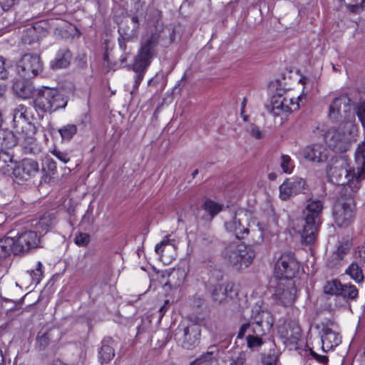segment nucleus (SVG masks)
Masks as SVG:
<instances>
[{
	"label": "nucleus",
	"instance_id": "79ce46f5",
	"mask_svg": "<svg viewBox=\"0 0 365 365\" xmlns=\"http://www.w3.org/2000/svg\"><path fill=\"white\" fill-rule=\"evenodd\" d=\"M203 209L209 213L211 217H213L218 212H220L222 206L220 204H218L212 200H207L202 205Z\"/></svg>",
	"mask_w": 365,
	"mask_h": 365
},
{
	"label": "nucleus",
	"instance_id": "0eeeda50",
	"mask_svg": "<svg viewBox=\"0 0 365 365\" xmlns=\"http://www.w3.org/2000/svg\"><path fill=\"white\" fill-rule=\"evenodd\" d=\"M302 96H291L289 93L275 94L272 97L271 104L267 107L273 117H282L297 110L299 108V101Z\"/></svg>",
	"mask_w": 365,
	"mask_h": 365
},
{
	"label": "nucleus",
	"instance_id": "7c9ffc66",
	"mask_svg": "<svg viewBox=\"0 0 365 365\" xmlns=\"http://www.w3.org/2000/svg\"><path fill=\"white\" fill-rule=\"evenodd\" d=\"M71 58V54L68 50H63L58 52L54 60L51 61V67L53 69L66 68Z\"/></svg>",
	"mask_w": 365,
	"mask_h": 365
},
{
	"label": "nucleus",
	"instance_id": "58836bf2",
	"mask_svg": "<svg viewBox=\"0 0 365 365\" xmlns=\"http://www.w3.org/2000/svg\"><path fill=\"white\" fill-rule=\"evenodd\" d=\"M36 120V117L34 115V110L31 108L26 107V113H25L24 125L23 128H26L29 131H31L33 134H35L36 127L31 122L32 120Z\"/></svg>",
	"mask_w": 365,
	"mask_h": 365
},
{
	"label": "nucleus",
	"instance_id": "6e6d98bb",
	"mask_svg": "<svg viewBox=\"0 0 365 365\" xmlns=\"http://www.w3.org/2000/svg\"><path fill=\"white\" fill-rule=\"evenodd\" d=\"M51 153L63 163H67L70 160L67 153L61 151L57 148L53 149Z\"/></svg>",
	"mask_w": 365,
	"mask_h": 365
},
{
	"label": "nucleus",
	"instance_id": "9d476101",
	"mask_svg": "<svg viewBox=\"0 0 365 365\" xmlns=\"http://www.w3.org/2000/svg\"><path fill=\"white\" fill-rule=\"evenodd\" d=\"M299 270V264L294 254L284 252L277 261L274 266V275L279 279H292Z\"/></svg>",
	"mask_w": 365,
	"mask_h": 365
},
{
	"label": "nucleus",
	"instance_id": "a19ab883",
	"mask_svg": "<svg viewBox=\"0 0 365 365\" xmlns=\"http://www.w3.org/2000/svg\"><path fill=\"white\" fill-rule=\"evenodd\" d=\"M342 285L343 284L337 280L327 282L324 287V292L329 294L339 296Z\"/></svg>",
	"mask_w": 365,
	"mask_h": 365
},
{
	"label": "nucleus",
	"instance_id": "f03ea898",
	"mask_svg": "<svg viewBox=\"0 0 365 365\" xmlns=\"http://www.w3.org/2000/svg\"><path fill=\"white\" fill-rule=\"evenodd\" d=\"M159 41L160 35L157 33L152 34L149 37L141 41L140 46L132 66L133 71L136 73L135 87H138L153 59L156 56V48Z\"/></svg>",
	"mask_w": 365,
	"mask_h": 365
},
{
	"label": "nucleus",
	"instance_id": "b1692460",
	"mask_svg": "<svg viewBox=\"0 0 365 365\" xmlns=\"http://www.w3.org/2000/svg\"><path fill=\"white\" fill-rule=\"evenodd\" d=\"M302 154L309 161L323 163L328 159L329 150L322 144L317 143L307 146Z\"/></svg>",
	"mask_w": 365,
	"mask_h": 365
},
{
	"label": "nucleus",
	"instance_id": "603ef678",
	"mask_svg": "<svg viewBox=\"0 0 365 365\" xmlns=\"http://www.w3.org/2000/svg\"><path fill=\"white\" fill-rule=\"evenodd\" d=\"M146 4L145 1L134 0L133 9L136 14L143 16L145 14Z\"/></svg>",
	"mask_w": 365,
	"mask_h": 365
},
{
	"label": "nucleus",
	"instance_id": "e433bc0d",
	"mask_svg": "<svg viewBox=\"0 0 365 365\" xmlns=\"http://www.w3.org/2000/svg\"><path fill=\"white\" fill-rule=\"evenodd\" d=\"M279 353L275 349H270L269 353L262 357V365H279Z\"/></svg>",
	"mask_w": 365,
	"mask_h": 365
},
{
	"label": "nucleus",
	"instance_id": "a211bd4d",
	"mask_svg": "<svg viewBox=\"0 0 365 365\" xmlns=\"http://www.w3.org/2000/svg\"><path fill=\"white\" fill-rule=\"evenodd\" d=\"M245 334L247 347L253 351H258L264 343L262 337L266 332H257L255 329L250 328V323H245L240 327L237 337L242 339Z\"/></svg>",
	"mask_w": 365,
	"mask_h": 365
},
{
	"label": "nucleus",
	"instance_id": "8fccbe9b",
	"mask_svg": "<svg viewBox=\"0 0 365 365\" xmlns=\"http://www.w3.org/2000/svg\"><path fill=\"white\" fill-rule=\"evenodd\" d=\"M74 241L78 246L86 247L90 242V235L85 232H78L76 235Z\"/></svg>",
	"mask_w": 365,
	"mask_h": 365
},
{
	"label": "nucleus",
	"instance_id": "423d86ee",
	"mask_svg": "<svg viewBox=\"0 0 365 365\" xmlns=\"http://www.w3.org/2000/svg\"><path fill=\"white\" fill-rule=\"evenodd\" d=\"M351 128H354L352 123L347 122L338 128L329 129L324 136L327 145L335 152H346L351 142Z\"/></svg>",
	"mask_w": 365,
	"mask_h": 365
},
{
	"label": "nucleus",
	"instance_id": "3c124183",
	"mask_svg": "<svg viewBox=\"0 0 365 365\" xmlns=\"http://www.w3.org/2000/svg\"><path fill=\"white\" fill-rule=\"evenodd\" d=\"M246 359V353L245 351H240L232 356L230 365H244Z\"/></svg>",
	"mask_w": 365,
	"mask_h": 365
},
{
	"label": "nucleus",
	"instance_id": "6e6552de",
	"mask_svg": "<svg viewBox=\"0 0 365 365\" xmlns=\"http://www.w3.org/2000/svg\"><path fill=\"white\" fill-rule=\"evenodd\" d=\"M251 214L244 209L237 210L230 219L225 220V230L233 233L238 240L244 239L249 233L247 226Z\"/></svg>",
	"mask_w": 365,
	"mask_h": 365
},
{
	"label": "nucleus",
	"instance_id": "864d4df0",
	"mask_svg": "<svg viewBox=\"0 0 365 365\" xmlns=\"http://www.w3.org/2000/svg\"><path fill=\"white\" fill-rule=\"evenodd\" d=\"M138 16H140L139 14H136L134 13V14L133 15L132 18H131V21L132 23L133 24V29L131 30V32L130 34H128V31H124V34L125 35H128L129 36H136L138 33V29H139V19H138Z\"/></svg>",
	"mask_w": 365,
	"mask_h": 365
},
{
	"label": "nucleus",
	"instance_id": "774afa93",
	"mask_svg": "<svg viewBox=\"0 0 365 365\" xmlns=\"http://www.w3.org/2000/svg\"><path fill=\"white\" fill-rule=\"evenodd\" d=\"M318 360H319L320 362L324 363V364H327V361H328V359H327V356H321L318 359Z\"/></svg>",
	"mask_w": 365,
	"mask_h": 365
},
{
	"label": "nucleus",
	"instance_id": "4c0bfd02",
	"mask_svg": "<svg viewBox=\"0 0 365 365\" xmlns=\"http://www.w3.org/2000/svg\"><path fill=\"white\" fill-rule=\"evenodd\" d=\"M77 130L76 125L67 124L59 128L58 133L63 140L68 141L76 134Z\"/></svg>",
	"mask_w": 365,
	"mask_h": 365
},
{
	"label": "nucleus",
	"instance_id": "4468645a",
	"mask_svg": "<svg viewBox=\"0 0 365 365\" xmlns=\"http://www.w3.org/2000/svg\"><path fill=\"white\" fill-rule=\"evenodd\" d=\"M278 334L286 345L297 344L302 336V330L296 320L288 319L278 327Z\"/></svg>",
	"mask_w": 365,
	"mask_h": 365
},
{
	"label": "nucleus",
	"instance_id": "ea45409f",
	"mask_svg": "<svg viewBox=\"0 0 365 365\" xmlns=\"http://www.w3.org/2000/svg\"><path fill=\"white\" fill-rule=\"evenodd\" d=\"M53 224V219L50 214L44 215L38 221L36 225V228L41 232H47L50 227Z\"/></svg>",
	"mask_w": 365,
	"mask_h": 365
},
{
	"label": "nucleus",
	"instance_id": "4be33fe9",
	"mask_svg": "<svg viewBox=\"0 0 365 365\" xmlns=\"http://www.w3.org/2000/svg\"><path fill=\"white\" fill-rule=\"evenodd\" d=\"M355 163L356 165V179L351 182L354 187H361V180L365 179V142L358 145L354 153Z\"/></svg>",
	"mask_w": 365,
	"mask_h": 365
},
{
	"label": "nucleus",
	"instance_id": "c03bdc74",
	"mask_svg": "<svg viewBox=\"0 0 365 365\" xmlns=\"http://www.w3.org/2000/svg\"><path fill=\"white\" fill-rule=\"evenodd\" d=\"M43 273V264L41 262H38L35 269L29 272L32 282L36 284H38L42 278Z\"/></svg>",
	"mask_w": 365,
	"mask_h": 365
},
{
	"label": "nucleus",
	"instance_id": "5701e85b",
	"mask_svg": "<svg viewBox=\"0 0 365 365\" xmlns=\"http://www.w3.org/2000/svg\"><path fill=\"white\" fill-rule=\"evenodd\" d=\"M155 251L164 264H170L175 259L176 252L174 241L170 240L168 235L162 242L155 245Z\"/></svg>",
	"mask_w": 365,
	"mask_h": 365
},
{
	"label": "nucleus",
	"instance_id": "f704fd0d",
	"mask_svg": "<svg viewBox=\"0 0 365 365\" xmlns=\"http://www.w3.org/2000/svg\"><path fill=\"white\" fill-rule=\"evenodd\" d=\"M346 273L356 282H361L364 280L362 269L356 262H352L346 269Z\"/></svg>",
	"mask_w": 365,
	"mask_h": 365
},
{
	"label": "nucleus",
	"instance_id": "7ed1b4c3",
	"mask_svg": "<svg viewBox=\"0 0 365 365\" xmlns=\"http://www.w3.org/2000/svg\"><path fill=\"white\" fill-rule=\"evenodd\" d=\"M159 41L160 35L157 33L152 34L149 37L141 41L140 46L132 66L133 71L136 73L135 87H138L153 59L156 56V48Z\"/></svg>",
	"mask_w": 365,
	"mask_h": 365
},
{
	"label": "nucleus",
	"instance_id": "a878e982",
	"mask_svg": "<svg viewBox=\"0 0 365 365\" xmlns=\"http://www.w3.org/2000/svg\"><path fill=\"white\" fill-rule=\"evenodd\" d=\"M322 209L323 204L320 200L317 199L309 200L304 212L305 215V221L317 222V220L322 211Z\"/></svg>",
	"mask_w": 365,
	"mask_h": 365
},
{
	"label": "nucleus",
	"instance_id": "f257e3e1",
	"mask_svg": "<svg viewBox=\"0 0 365 365\" xmlns=\"http://www.w3.org/2000/svg\"><path fill=\"white\" fill-rule=\"evenodd\" d=\"M359 190L351 183L341 187L333 207V217L339 227H346L354 221L356 207L354 197Z\"/></svg>",
	"mask_w": 365,
	"mask_h": 365
},
{
	"label": "nucleus",
	"instance_id": "37998d69",
	"mask_svg": "<svg viewBox=\"0 0 365 365\" xmlns=\"http://www.w3.org/2000/svg\"><path fill=\"white\" fill-rule=\"evenodd\" d=\"M280 167L285 173H291L294 168L293 160L288 155H282L281 156Z\"/></svg>",
	"mask_w": 365,
	"mask_h": 365
},
{
	"label": "nucleus",
	"instance_id": "6ab92c4d",
	"mask_svg": "<svg viewBox=\"0 0 365 365\" xmlns=\"http://www.w3.org/2000/svg\"><path fill=\"white\" fill-rule=\"evenodd\" d=\"M307 189V185L304 179H287L279 186V197L282 200H287L293 195L305 193Z\"/></svg>",
	"mask_w": 365,
	"mask_h": 365
},
{
	"label": "nucleus",
	"instance_id": "680f3d73",
	"mask_svg": "<svg viewBox=\"0 0 365 365\" xmlns=\"http://www.w3.org/2000/svg\"><path fill=\"white\" fill-rule=\"evenodd\" d=\"M355 255L356 257L360 258L365 263V242L357 247Z\"/></svg>",
	"mask_w": 365,
	"mask_h": 365
},
{
	"label": "nucleus",
	"instance_id": "2eb2a0df",
	"mask_svg": "<svg viewBox=\"0 0 365 365\" xmlns=\"http://www.w3.org/2000/svg\"><path fill=\"white\" fill-rule=\"evenodd\" d=\"M40 171L38 163L32 158H24L13 169L14 178L20 181H27L36 177Z\"/></svg>",
	"mask_w": 365,
	"mask_h": 365
},
{
	"label": "nucleus",
	"instance_id": "393cba45",
	"mask_svg": "<svg viewBox=\"0 0 365 365\" xmlns=\"http://www.w3.org/2000/svg\"><path fill=\"white\" fill-rule=\"evenodd\" d=\"M322 331L321 340L324 351H329L341 344V336L336 330L324 327Z\"/></svg>",
	"mask_w": 365,
	"mask_h": 365
},
{
	"label": "nucleus",
	"instance_id": "9b49d317",
	"mask_svg": "<svg viewBox=\"0 0 365 365\" xmlns=\"http://www.w3.org/2000/svg\"><path fill=\"white\" fill-rule=\"evenodd\" d=\"M351 108V99L346 95H341L330 103L329 116L334 121H344L348 119Z\"/></svg>",
	"mask_w": 365,
	"mask_h": 365
},
{
	"label": "nucleus",
	"instance_id": "dca6fc26",
	"mask_svg": "<svg viewBox=\"0 0 365 365\" xmlns=\"http://www.w3.org/2000/svg\"><path fill=\"white\" fill-rule=\"evenodd\" d=\"M200 325L197 323H190L180 332L178 342L182 348L192 350L200 344Z\"/></svg>",
	"mask_w": 365,
	"mask_h": 365
},
{
	"label": "nucleus",
	"instance_id": "aec40b11",
	"mask_svg": "<svg viewBox=\"0 0 365 365\" xmlns=\"http://www.w3.org/2000/svg\"><path fill=\"white\" fill-rule=\"evenodd\" d=\"M15 240L12 237L0 240V278L7 273L10 263V255L15 250Z\"/></svg>",
	"mask_w": 365,
	"mask_h": 365
},
{
	"label": "nucleus",
	"instance_id": "a18cd8bd",
	"mask_svg": "<svg viewBox=\"0 0 365 365\" xmlns=\"http://www.w3.org/2000/svg\"><path fill=\"white\" fill-rule=\"evenodd\" d=\"M13 66L12 63L7 61L4 57L0 56V79H6L9 75V68Z\"/></svg>",
	"mask_w": 365,
	"mask_h": 365
},
{
	"label": "nucleus",
	"instance_id": "bf43d9fd",
	"mask_svg": "<svg viewBox=\"0 0 365 365\" xmlns=\"http://www.w3.org/2000/svg\"><path fill=\"white\" fill-rule=\"evenodd\" d=\"M357 116L361 123L364 128H365V105L361 104L356 111Z\"/></svg>",
	"mask_w": 365,
	"mask_h": 365
},
{
	"label": "nucleus",
	"instance_id": "4d7b16f0",
	"mask_svg": "<svg viewBox=\"0 0 365 365\" xmlns=\"http://www.w3.org/2000/svg\"><path fill=\"white\" fill-rule=\"evenodd\" d=\"M253 235V242L255 244H260L263 242V232L261 227L252 230Z\"/></svg>",
	"mask_w": 365,
	"mask_h": 365
},
{
	"label": "nucleus",
	"instance_id": "72a5a7b5",
	"mask_svg": "<svg viewBox=\"0 0 365 365\" xmlns=\"http://www.w3.org/2000/svg\"><path fill=\"white\" fill-rule=\"evenodd\" d=\"M13 155L9 150H0V173L6 174L11 169Z\"/></svg>",
	"mask_w": 365,
	"mask_h": 365
},
{
	"label": "nucleus",
	"instance_id": "338daca9",
	"mask_svg": "<svg viewBox=\"0 0 365 365\" xmlns=\"http://www.w3.org/2000/svg\"><path fill=\"white\" fill-rule=\"evenodd\" d=\"M6 91V87L4 85H0V99L3 98Z\"/></svg>",
	"mask_w": 365,
	"mask_h": 365
},
{
	"label": "nucleus",
	"instance_id": "052dcab7",
	"mask_svg": "<svg viewBox=\"0 0 365 365\" xmlns=\"http://www.w3.org/2000/svg\"><path fill=\"white\" fill-rule=\"evenodd\" d=\"M364 1L365 0H363L361 4H347L346 6L351 12L354 14H359L364 10V6L362 5V4Z\"/></svg>",
	"mask_w": 365,
	"mask_h": 365
},
{
	"label": "nucleus",
	"instance_id": "13d9d810",
	"mask_svg": "<svg viewBox=\"0 0 365 365\" xmlns=\"http://www.w3.org/2000/svg\"><path fill=\"white\" fill-rule=\"evenodd\" d=\"M19 86H20L19 83H16L14 85V89H15L16 93L21 98H26L31 94V91L30 88L25 86V87H24L23 91H19L18 89H19Z\"/></svg>",
	"mask_w": 365,
	"mask_h": 365
},
{
	"label": "nucleus",
	"instance_id": "c756f323",
	"mask_svg": "<svg viewBox=\"0 0 365 365\" xmlns=\"http://www.w3.org/2000/svg\"><path fill=\"white\" fill-rule=\"evenodd\" d=\"M317 223L305 221L302 233V243L309 245L314 242L316 240Z\"/></svg>",
	"mask_w": 365,
	"mask_h": 365
},
{
	"label": "nucleus",
	"instance_id": "20e7f679",
	"mask_svg": "<svg viewBox=\"0 0 365 365\" xmlns=\"http://www.w3.org/2000/svg\"><path fill=\"white\" fill-rule=\"evenodd\" d=\"M225 262L237 270L247 267L253 261L255 254L253 250L238 242L227 245L222 251Z\"/></svg>",
	"mask_w": 365,
	"mask_h": 365
},
{
	"label": "nucleus",
	"instance_id": "2f4dec72",
	"mask_svg": "<svg viewBox=\"0 0 365 365\" xmlns=\"http://www.w3.org/2000/svg\"><path fill=\"white\" fill-rule=\"evenodd\" d=\"M29 135L26 134L22 136L24 138L23 146L25 153L35 155L40 152V148L34 137V134L31 131H29Z\"/></svg>",
	"mask_w": 365,
	"mask_h": 365
},
{
	"label": "nucleus",
	"instance_id": "de8ad7c7",
	"mask_svg": "<svg viewBox=\"0 0 365 365\" xmlns=\"http://www.w3.org/2000/svg\"><path fill=\"white\" fill-rule=\"evenodd\" d=\"M25 113H26V106L22 104L17 106L14 110V121L19 123L22 120L24 124Z\"/></svg>",
	"mask_w": 365,
	"mask_h": 365
},
{
	"label": "nucleus",
	"instance_id": "c85d7f7f",
	"mask_svg": "<svg viewBox=\"0 0 365 365\" xmlns=\"http://www.w3.org/2000/svg\"><path fill=\"white\" fill-rule=\"evenodd\" d=\"M351 248L349 242H346L341 243L337 250L332 253L328 259V265L329 267H334L339 264V262L344 259V256L348 254Z\"/></svg>",
	"mask_w": 365,
	"mask_h": 365
},
{
	"label": "nucleus",
	"instance_id": "09e8293b",
	"mask_svg": "<svg viewBox=\"0 0 365 365\" xmlns=\"http://www.w3.org/2000/svg\"><path fill=\"white\" fill-rule=\"evenodd\" d=\"M51 337L49 332L46 331L43 334L38 333L36 342L41 349H44L50 343Z\"/></svg>",
	"mask_w": 365,
	"mask_h": 365
},
{
	"label": "nucleus",
	"instance_id": "f3484780",
	"mask_svg": "<svg viewBox=\"0 0 365 365\" xmlns=\"http://www.w3.org/2000/svg\"><path fill=\"white\" fill-rule=\"evenodd\" d=\"M296 289L291 279H280L277 283L274 297L277 302L283 306L288 307L293 304L295 300Z\"/></svg>",
	"mask_w": 365,
	"mask_h": 365
},
{
	"label": "nucleus",
	"instance_id": "ddd939ff",
	"mask_svg": "<svg viewBox=\"0 0 365 365\" xmlns=\"http://www.w3.org/2000/svg\"><path fill=\"white\" fill-rule=\"evenodd\" d=\"M250 328L255 329L257 332H268L274 324V318L272 313L262 309L259 306H255L252 309Z\"/></svg>",
	"mask_w": 365,
	"mask_h": 365
},
{
	"label": "nucleus",
	"instance_id": "1a4fd4ad",
	"mask_svg": "<svg viewBox=\"0 0 365 365\" xmlns=\"http://www.w3.org/2000/svg\"><path fill=\"white\" fill-rule=\"evenodd\" d=\"M348 168L349 165L344 160H336L327 170L330 181L334 184L342 185V187L349 185L356 179V172L354 170L351 173Z\"/></svg>",
	"mask_w": 365,
	"mask_h": 365
},
{
	"label": "nucleus",
	"instance_id": "0e129e2a",
	"mask_svg": "<svg viewBox=\"0 0 365 365\" xmlns=\"http://www.w3.org/2000/svg\"><path fill=\"white\" fill-rule=\"evenodd\" d=\"M168 304H169V301L166 300V301H165L164 304L163 306H161V307L160 308L159 312H160V317H162L164 315V314L165 313V312L167 311V305Z\"/></svg>",
	"mask_w": 365,
	"mask_h": 365
},
{
	"label": "nucleus",
	"instance_id": "cd10ccee",
	"mask_svg": "<svg viewBox=\"0 0 365 365\" xmlns=\"http://www.w3.org/2000/svg\"><path fill=\"white\" fill-rule=\"evenodd\" d=\"M233 287L231 283L215 285L211 289L212 300L217 304L224 302L229 297V293L232 291Z\"/></svg>",
	"mask_w": 365,
	"mask_h": 365
},
{
	"label": "nucleus",
	"instance_id": "473e14b6",
	"mask_svg": "<svg viewBox=\"0 0 365 365\" xmlns=\"http://www.w3.org/2000/svg\"><path fill=\"white\" fill-rule=\"evenodd\" d=\"M16 143L17 140L11 132L0 131V150H8Z\"/></svg>",
	"mask_w": 365,
	"mask_h": 365
},
{
	"label": "nucleus",
	"instance_id": "412c9836",
	"mask_svg": "<svg viewBox=\"0 0 365 365\" xmlns=\"http://www.w3.org/2000/svg\"><path fill=\"white\" fill-rule=\"evenodd\" d=\"M15 243L14 254L24 253L38 246L39 237L34 231L25 232L18 237Z\"/></svg>",
	"mask_w": 365,
	"mask_h": 365
},
{
	"label": "nucleus",
	"instance_id": "49530a36",
	"mask_svg": "<svg viewBox=\"0 0 365 365\" xmlns=\"http://www.w3.org/2000/svg\"><path fill=\"white\" fill-rule=\"evenodd\" d=\"M56 170V163L50 157L45 158L42 171L48 174H54Z\"/></svg>",
	"mask_w": 365,
	"mask_h": 365
},
{
	"label": "nucleus",
	"instance_id": "69168bd1",
	"mask_svg": "<svg viewBox=\"0 0 365 365\" xmlns=\"http://www.w3.org/2000/svg\"><path fill=\"white\" fill-rule=\"evenodd\" d=\"M130 51H125L123 54L120 56V61L121 63H124L127 61L128 57L130 56Z\"/></svg>",
	"mask_w": 365,
	"mask_h": 365
},
{
	"label": "nucleus",
	"instance_id": "5fc2aeb1",
	"mask_svg": "<svg viewBox=\"0 0 365 365\" xmlns=\"http://www.w3.org/2000/svg\"><path fill=\"white\" fill-rule=\"evenodd\" d=\"M247 131L255 139L260 140L264 137V133L261 131L259 128L254 124H251L248 127Z\"/></svg>",
	"mask_w": 365,
	"mask_h": 365
},
{
	"label": "nucleus",
	"instance_id": "e2e57ef3",
	"mask_svg": "<svg viewBox=\"0 0 365 365\" xmlns=\"http://www.w3.org/2000/svg\"><path fill=\"white\" fill-rule=\"evenodd\" d=\"M16 0H0V6L4 11L9 10L14 4Z\"/></svg>",
	"mask_w": 365,
	"mask_h": 365
},
{
	"label": "nucleus",
	"instance_id": "f8f14e48",
	"mask_svg": "<svg viewBox=\"0 0 365 365\" xmlns=\"http://www.w3.org/2000/svg\"><path fill=\"white\" fill-rule=\"evenodd\" d=\"M19 73L24 78H30L38 76L43 70V63L39 56L27 53L17 65Z\"/></svg>",
	"mask_w": 365,
	"mask_h": 365
},
{
	"label": "nucleus",
	"instance_id": "c9c22d12",
	"mask_svg": "<svg viewBox=\"0 0 365 365\" xmlns=\"http://www.w3.org/2000/svg\"><path fill=\"white\" fill-rule=\"evenodd\" d=\"M346 299H354L358 296V289L352 284H343L339 295Z\"/></svg>",
	"mask_w": 365,
	"mask_h": 365
},
{
	"label": "nucleus",
	"instance_id": "bb28decb",
	"mask_svg": "<svg viewBox=\"0 0 365 365\" xmlns=\"http://www.w3.org/2000/svg\"><path fill=\"white\" fill-rule=\"evenodd\" d=\"M114 341L110 337L104 338L98 351V359L101 364L108 363L115 355Z\"/></svg>",
	"mask_w": 365,
	"mask_h": 365
},
{
	"label": "nucleus",
	"instance_id": "39448f33",
	"mask_svg": "<svg viewBox=\"0 0 365 365\" xmlns=\"http://www.w3.org/2000/svg\"><path fill=\"white\" fill-rule=\"evenodd\" d=\"M36 109L43 113H53L67 105V100L56 89L45 88L41 90L34 101Z\"/></svg>",
	"mask_w": 365,
	"mask_h": 365
}]
</instances>
